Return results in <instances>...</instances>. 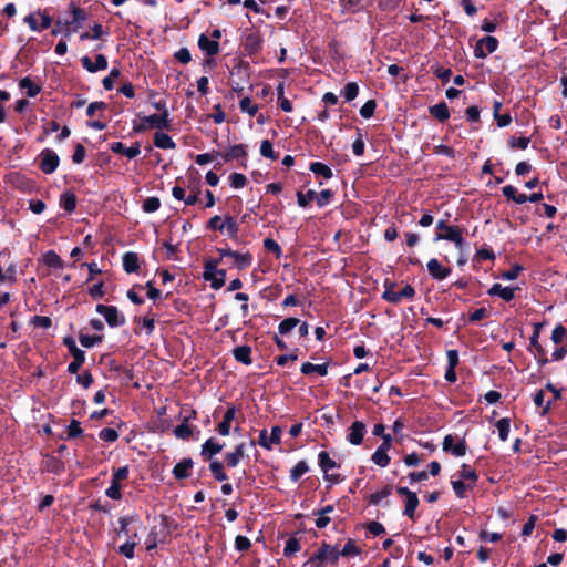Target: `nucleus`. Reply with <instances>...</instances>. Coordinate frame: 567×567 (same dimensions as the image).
I'll list each match as a JSON object with an SVG mask.
<instances>
[{
  "label": "nucleus",
  "instance_id": "obj_62",
  "mask_svg": "<svg viewBox=\"0 0 567 567\" xmlns=\"http://www.w3.org/2000/svg\"><path fill=\"white\" fill-rule=\"evenodd\" d=\"M566 334V329L563 326H556L551 331V340L554 343H560Z\"/></svg>",
  "mask_w": 567,
  "mask_h": 567
},
{
  "label": "nucleus",
  "instance_id": "obj_23",
  "mask_svg": "<svg viewBox=\"0 0 567 567\" xmlns=\"http://www.w3.org/2000/svg\"><path fill=\"white\" fill-rule=\"evenodd\" d=\"M223 449V445H220L218 442H216L214 439L207 440L203 446H202V454L205 457L210 458L213 455L219 453Z\"/></svg>",
  "mask_w": 567,
  "mask_h": 567
},
{
  "label": "nucleus",
  "instance_id": "obj_36",
  "mask_svg": "<svg viewBox=\"0 0 567 567\" xmlns=\"http://www.w3.org/2000/svg\"><path fill=\"white\" fill-rule=\"evenodd\" d=\"M496 427H497V431H498V436L499 439L505 442L507 441L508 439V434H509V429H511V425H509V420L504 417V419H501L497 423H496Z\"/></svg>",
  "mask_w": 567,
  "mask_h": 567
},
{
  "label": "nucleus",
  "instance_id": "obj_30",
  "mask_svg": "<svg viewBox=\"0 0 567 567\" xmlns=\"http://www.w3.org/2000/svg\"><path fill=\"white\" fill-rule=\"evenodd\" d=\"M239 107L241 112L247 113L250 116H254L258 112V105L248 96L240 100Z\"/></svg>",
  "mask_w": 567,
  "mask_h": 567
},
{
  "label": "nucleus",
  "instance_id": "obj_34",
  "mask_svg": "<svg viewBox=\"0 0 567 567\" xmlns=\"http://www.w3.org/2000/svg\"><path fill=\"white\" fill-rule=\"evenodd\" d=\"M318 457H319V465L324 473H327L329 470H332L337 466L336 462L329 456V454L327 452H320Z\"/></svg>",
  "mask_w": 567,
  "mask_h": 567
},
{
  "label": "nucleus",
  "instance_id": "obj_15",
  "mask_svg": "<svg viewBox=\"0 0 567 567\" xmlns=\"http://www.w3.org/2000/svg\"><path fill=\"white\" fill-rule=\"evenodd\" d=\"M489 296H497L505 301H511L515 296V289L511 287H503L499 284H494L487 291Z\"/></svg>",
  "mask_w": 567,
  "mask_h": 567
},
{
  "label": "nucleus",
  "instance_id": "obj_26",
  "mask_svg": "<svg viewBox=\"0 0 567 567\" xmlns=\"http://www.w3.org/2000/svg\"><path fill=\"white\" fill-rule=\"evenodd\" d=\"M300 371L303 374H310V373L317 372L318 374L323 377L328 373V365L327 364H312L310 362H306L301 365Z\"/></svg>",
  "mask_w": 567,
  "mask_h": 567
},
{
  "label": "nucleus",
  "instance_id": "obj_49",
  "mask_svg": "<svg viewBox=\"0 0 567 567\" xmlns=\"http://www.w3.org/2000/svg\"><path fill=\"white\" fill-rule=\"evenodd\" d=\"M161 206V202L157 197H147L143 203V209L146 213H154Z\"/></svg>",
  "mask_w": 567,
  "mask_h": 567
},
{
  "label": "nucleus",
  "instance_id": "obj_14",
  "mask_svg": "<svg viewBox=\"0 0 567 567\" xmlns=\"http://www.w3.org/2000/svg\"><path fill=\"white\" fill-rule=\"evenodd\" d=\"M81 62L83 68L89 72H96L100 70H105L107 68V60L103 54L96 55L95 62H92V60L89 56H83L81 59Z\"/></svg>",
  "mask_w": 567,
  "mask_h": 567
},
{
  "label": "nucleus",
  "instance_id": "obj_40",
  "mask_svg": "<svg viewBox=\"0 0 567 567\" xmlns=\"http://www.w3.org/2000/svg\"><path fill=\"white\" fill-rule=\"evenodd\" d=\"M209 468H210V472L213 473L214 477L217 480V481H226L227 480V475L225 474L224 472V467H223V464L215 461V462H212L210 465H209Z\"/></svg>",
  "mask_w": 567,
  "mask_h": 567
},
{
  "label": "nucleus",
  "instance_id": "obj_8",
  "mask_svg": "<svg viewBox=\"0 0 567 567\" xmlns=\"http://www.w3.org/2000/svg\"><path fill=\"white\" fill-rule=\"evenodd\" d=\"M220 257H229L233 259V265L238 269H245L250 266L252 257L250 254H239L231 249H219Z\"/></svg>",
  "mask_w": 567,
  "mask_h": 567
},
{
  "label": "nucleus",
  "instance_id": "obj_39",
  "mask_svg": "<svg viewBox=\"0 0 567 567\" xmlns=\"http://www.w3.org/2000/svg\"><path fill=\"white\" fill-rule=\"evenodd\" d=\"M391 495V487L385 486L382 489L371 494L369 496V502L373 505L379 504L382 499L386 498Z\"/></svg>",
  "mask_w": 567,
  "mask_h": 567
},
{
  "label": "nucleus",
  "instance_id": "obj_64",
  "mask_svg": "<svg viewBox=\"0 0 567 567\" xmlns=\"http://www.w3.org/2000/svg\"><path fill=\"white\" fill-rule=\"evenodd\" d=\"M300 550V544L296 538H290L287 540L285 546V554L286 555H292Z\"/></svg>",
  "mask_w": 567,
  "mask_h": 567
},
{
  "label": "nucleus",
  "instance_id": "obj_32",
  "mask_svg": "<svg viewBox=\"0 0 567 567\" xmlns=\"http://www.w3.org/2000/svg\"><path fill=\"white\" fill-rule=\"evenodd\" d=\"M309 467L305 461H299L290 471V478L297 482L303 474L308 472Z\"/></svg>",
  "mask_w": 567,
  "mask_h": 567
},
{
  "label": "nucleus",
  "instance_id": "obj_54",
  "mask_svg": "<svg viewBox=\"0 0 567 567\" xmlns=\"http://www.w3.org/2000/svg\"><path fill=\"white\" fill-rule=\"evenodd\" d=\"M121 487H122L121 483L112 480L110 487L105 492L106 496L112 499H120L121 498Z\"/></svg>",
  "mask_w": 567,
  "mask_h": 567
},
{
  "label": "nucleus",
  "instance_id": "obj_3",
  "mask_svg": "<svg viewBox=\"0 0 567 567\" xmlns=\"http://www.w3.org/2000/svg\"><path fill=\"white\" fill-rule=\"evenodd\" d=\"M219 260H208L205 264L204 278L210 281L214 289H219L224 286L226 279L225 270L218 269Z\"/></svg>",
  "mask_w": 567,
  "mask_h": 567
},
{
  "label": "nucleus",
  "instance_id": "obj_51",
  "mask_svg": "<svg viewBox=\"0 0 567 567\" xmlns=\"http://www.w3.org/2000/svg\"><path fill=\"white\" fill-rule=\"evenodd\" d=\"M229 181H230V186L236 189L243 188L247 183L246 176L240 173L231 174L229 177Z\"/></svg>",
  "mask_w": 567,
  "mask_h": 567
},
{
  "label": "nucleus",
  "instance_id": "obj_58",
  "mask_svg": "<svg viewBox=\"0 0 567 567\" xmlns=\"http://www.w3.org/2000/svg\"><path fill=\"white\" fill-rule=\"evenodd\" d=\"M332 197V192L330 189H323L316 196V200L318 206L323 207L329 204Z\"/></svg>",
  "mask_w": 567,
  "mask_h": 567
},
{
  "label": "nucleus",
  "instance_id": "obj_43",
  "mask_svg": "<svg viewBox=\"0 0 567 567\" xmlns=\"http://www.w3.org/2000/svg\"><path fill=\"white\" fill-rule=\"evenodd\" d=\"M61 205L66 212H73L76 206L75 196L71 193H66L61 198Z\"/></svg>",
  "mask_w": 567,
  "mask_h": 567
},
{
  "label": "nucleus",
  "instance_id": "obj_19",
  "mask_svg": "<svg viewBox=\"0 0 567 567\" xmlns=\"http://www.w3.org/2000/svg\"><path fill=\"white\" fill-rule=\"evenodd\" d=\"M199 48L206 52L208 55H215L219 51V44L217 41H213L208 39L206 35L202 34L198 40Z\"/></svg>",
  "mask_w": 567,
  "mask_h": 567
},
{
  "label": "nucleus",
  "instance_id": "obj_46",
  "mask_svg": "<svg viewBox=\"0 0 567 567\" xmlns=\"http://www.w3.org/2000/svg\"><path fill=\"white\" fill-rule=\"evenodd\" d=\"M377 107V103L374 100L367 101L360 109V115L364 118H370Z\"/></svg>",
  "mask_w": 567,
  "mask_h": 567
},
{
  "label": "nucleus",
  "instance_id": "obj_24",
  "mask_svg": "<svg viewBox=\"0 0 567 567\" xmlns=\"http://www.w3.org/2000/svg\"><path fill=\"white\" fill-rule=\"evenodd\" d=\"M123 267L126 272H135L138 269V257L135 252H126L123 256Z\"/></svg>",
  "mask_w": 567,
  "mask_h": 567
},
{
  "label": "nucleus",
  "instance_id": "obj_38",
  "mask_svg": "<svg viewBox=\"0 0 567 567\" xmlns=\"http://www.w3.org/2000/svg\"><path fill=\"white\" fill-rule=\"evenodd\" d=\"M342 7L348 11H357L365 7L370 0H340Z\"/></svg>",
  "mask_w": 567,
  "mask_h": 567
},
{
  "label": "nucleus",
  "instance_id": "obj_16",
  "mask_svg": "<svg viewBox=\"0 0 567 567\" xmlns=\"http://www.w3.org/2000/svg\"><path fill=\"white\" fill-rule=\"evenodd\" d=\"M365 426L362 422L355 421L351 427L350 432L348 434V441L353 445L361 444L364 435Z\"/></svg>",
  "mask_w": 567,
  "mask_h": 567
},
{
  "label": "nucleus",
  "instance_id": "obj_12",
  "mask_svg": "<svg viewBox=\"0 0 567 567\" xmlns=\"http://www.w3.org/2000/svg\"><path fill=\"white\" fill-rule=\"evenodd\" d=\"M427 271L429 274L436 280L445 279L451 270L450 268L444 267L437 259L432 258L427 261Z\"/></svg>",
  "mask_w": 567,
  "mask_h": 567
},
{
  "label": "nucleus",
  "instance_id": "obj_5",
  "mask_svg": "<svg viewBox=\"0 0 567 567\" xmlns=\"http://www.w3.org/2000/svg\"><path fill=\"white\" fill-rule=\"evenodd\" d=\"M86 19V13L83 9L76 8L74 6L71 7V20H66L65 25V33L66 35L76 32L83 24V22Z\"/></svg>",
  "mask_w": 567,
  "mask_h": 567
},
{
  "label": "nucleus",
  "instance_id": "obj_28",
  "mask_svg": "<svg viewBox=\"0 0 567 567\" xmlns=\"http://www.w3.org/2000/svg\"><path fill=\"white\" fill-rule=\"evenodd\" d=\"M430 113L440 121H445L450 116L447 105L445 103H439L430 107Z\"/></svg>",
  "mask_w": 567,
  "mask_h": 567
},
{
  "label": "nucleus",
  "instance_id": "obj_21",
  "mask_svg": "<svg viewBox=\"0 0 567 567\" xmlns=\"http://www.w3.org/2000/svg\"><path fill=\"white\" fill-rule=\"evenodd\" d=\"M154 145L158 148L163 150H172L175 148V143L171 138V136L163 132H156L154 135Z\"/></svg>",
  "mask_w": 567,
  "mask_h": 567
},
{
  "label": "nucleus",
  "instance_id": "obj_57",
  "mask_svg": "<svg viewBox=\"0 0 567 567\" xmlns=\"http://www.w3.org/2000/svg\"><path fill=\"white\" fill-rule=\"evenodd\" d=\"M99 435H100V439L105 442H114L118 437L117 432L111 427L103 429Z\"/></svg>",
  "mask_w": 567,
  "mask_h": 567
},
{
  "label": "nucleus",
  "instance_id": "obj_45",
  "mask_svg": "<svg viewBox=\"0 0 567 567\" xmlns=\"http://www.w3.org/2000/svg\"><path fill=\"white\" fill-rule=\"evenodd\" d=\"M260 154L270 159H277V154L274 152L272 144L268 140H264L260 145Z\"/></svg>",
  "mask_w": 567,
  "mask_h": 567
},
{
  "label": "nucleus",
  "instance_id": "obj_42",
  "mask_svg": "<svg viewBox=\"0 0 567 567\" xmlns=\"http://www.w3.org/2000/svg\"><path fill=\"white\" fill-rule=\"evenodd\" d=\"M317 193L312 189L308 190L306 194L298 192L297 193V199L298 205L300 207H307L310 200L316 199Z\"/></svg>",
  "mask_w": 567,
  "mask_h": 567
},
{
  "label": "nucleus",
  "instance_id": "obj_18",
  "mask_svg": "<svg viewBox=\"0 0 567 567\" xmlns=\"http://www.w3.org/2000/svg\"><path fill=\"white\" fill-rule=\"evenodd\" d=\"M42 262L45 266L54 269H62L64 267V261L53 250H49L42 256Z\"/></svg>",
  "mask_w": 567,
  "mask_h": 567
},
{
  "label": "nucleus",
  "instance_id": "obj_56",
  "mask_svg": "<svg viewBox=\"0 0 567 567\" xmlns=\"http://www.w3.org/2000/svg\"><path fill=\"white\" fill-rule=\"evenodd\" d=\"M131 523H132L131 517H121L118 519V524H120V530L117 532L118 537H121V536L130 537L128 526Z\"/></svg>",
  "mask_w": 567,
  "mask_h": 567
},
{
  "label": "nucleus",
  "instance_id": "obj_11",
  "mask_svg": "<svg viewBox=\"0 0 567 567\" xmlns=\"http://www.w3.org/2000/svg\"><path fill=\"white\" fill-rule=\"evenodd\" d=\"M41 156H42L41 169L45 174L53 173L59 165V156L50 150L43 151Z\"/></svg>",
  "mask_w": 567,
  "mask_h": 567
},
{
  "label": "nucleus",
  "instance_id": "obj_13",
  "mask_svg": "<svg viewBox=\"0 0 567 567\" xmlns=\"http://www.w3.org/2000/svg\"><path fill=\"white\" fill-rule=\"evenodd\" d=\"M443 450L445 452H451L455 456H463L466 453V446L464 441H457L454 443V437L452 435H446L443 441Z\"/></svg>",
  "mask_w": 567,
  "mask_h": 567
},
{
  "label": "nucleus",
  "instance_id": "obj_37",
  "mask_svg": "<svg viewBox=\"0 0 567 567\" xmlns=\"http://www.w3.org/2000/svg\"><path fill=\"white\" fill-rule=\"evenodd\" d=\"M340 556L343 557H354L360 554V549L355 546L354 542L352 539H349L343 548L339 550Z\"/></svg>",
  "mask_w": 567,
  "mask_h": 567
},
{
  "label": "nucleus",
  "instance_id": "obj_41",
  "mask_svg": "<svg viewBox=\"0 0 567 567\" xmlns=\"http://www.w3.org/2000/svg\"><path fill=\"white\" fill-rule=\"evenodd\" d=\"M460 477L462 481H468L471 483H475L477 481V475L475 471L466 464L462 465V468L460 471Z\"/></svg>",
  "mask_w": 567,
  "mask_h": 567
},
{
  "label": "nucleus",
  "instance_id": "obj_33",
  "mask_svg": "<svg viewBox=\"0 0 567 567\" xmlns=\"http://www.w3.org/2000/svg\"><path fill=\"white\" fill-rule=\"evenodd\" d=\"M246 156V150H245V146L239 144V145H234L231 146L227 153L225 154V159L226 161H229V159H238V158H241V157H245Z\"/></svg>",
  "mask_w": 567,
  "mask_h": 567
},
{
  "label": "nucleus",
  "instance_id": "obj_9",
  "mask_svg": "<svg viewBox=\"0 0 567 567\" xmlns=\"http://www.w3.org/2000/svg\"><path fill=\"white\" fill-rule=\"evenodd\" d=\"M415 290L412 286L406 285L400 291H394L392 288H386L383 292V298L392 303H399L402 299H411L413 298Z\"/></svg>",
  "mask_w": 567,
  "mask_h": 567
},
{
  "label": "nucleus",
  "instance_id": "obj_47",
  "mask_svg": "<svg viewBox=\"0 0 567 567\" xmlns=\"http://www.w3.org/2000/svg\"><path fill=\"white\" fill-rule=\"evenodd\" d=\"M372 461H373L374 464H377V465H379L381 467H385L390 463V457L383 451H375L373 453V455H372Z\"/></svg>",
  "mask_w": 567,
  "mask_h": 567
},
{
  "label": "nucleus",
  "instance_id": "obj_53",
  "mask_svg": "<svg viewBox=\"0 0 567 567\" xmlns=\"http://www.w3.org/2000/svg\"><path fill=\"white\" fill-rule=\"evenodd\" d=\"M85 360L84 352H76V358L69 364L68 370L70 373H76Z\"/></svg>",
  "mask_w": 567,
  "mask_h": 567
},
{
  "label": "nucleus",
  "instance_id": "obj_2",
  "mask_svg": "<svg viewBox=\"0 0 567 567\" xmlns=\"http://www.w3.org/2000/svg\"><path fill=\"white\" fill-rule=\"evenodd\" d=\"M437 229L442 230L439 233L434 240H450L454 243L455 247L463 251L466 247V243L462 235V229L453 226H449L445 220H439L436 224Z\"/></svg>",
  "mask_w": 567,
  "mask_h": 567
},
{
  "label": "nucleus",
  "instance_id": "obj_7",
  "mask_svg": "<svg viewBox=\"0 0 567 567\" xmlns=\"http://www.w3.org/2000/svg\"><path fill=\"white\" fill-rule=\"evenodd\" d=\"M497 45H498V41L496 38H494L492 35L485 37V38L481 39L480 41H477L475 49H474V54L476 58L483 59L487 54L496 51Z\"/></svg>",
  "mask_w": 567,
  "mask_h": 567
},
{
  "label": "nucleus",
  "instance_id": "obj_63",
  "mask_svg": "<svg viewBox=\"0 0 567 567\" xmlns=\"http://www.w3.org/2000/svg\"><path fill=\"white\" fill-rule=\"evenodd\" d=\"M264 247L268 250V251H271L274 254H276L277 257H279L281 255V248L279 247V245L271 238H266L264 240Z\"/></svg>",
  "mask_w": 567,
  "mask_h": 567
},
{
  "label": "nucleus",
  "instance_id": "obj_25",
  "mask_svg": "<svg viewBox=\"0 0 567 567\" xmlns=\"http://www.w3.org/2000/svg\"><path fill=\"white\" fill-rule=\"evenodd\" d=\"M192 460H183L175 465L173 473L177 478H185L189 475V470L192 468Z\"/></svg>",
  "mask_w": 567,
  "mask_h": 567
},
{
  "label": "nucleus",
  "instance_id": "obj_59",
  "mask_svg": "<svg viewBox=\"0 0 567 567\" xmlns=\"http://www.w3.org/2000/svg\"><path fill=\"white\" fill-rule=\"evenodd\" d=\"M120 76V71L117 69H113L109 76L103 79V86L105 90H112L115 80Z\"/></svg>",
  "mask_w": 567,
  "mask_h": 567
},
{
  "label": "nucleus",
  "instance_id": "obj_61",
  "mask_svg": "<svg viewBox=\"0 0 567 567\" xmlns=\"http://www.w3.org/2000/svg\"><path fill=\"white\" fill-rule=\"evenodd\" d=\"M237 224L235 223L234 218L227 216L224 220V231L230 236H234L237 233Z\"/></svg>",
  "mask_w": 567,
  "mask_h": 567
},
{
  "label": "nucleus",
  "instance_id": "obj_20",
  "mask_svg": "<svg viewBox=\"0 0 567 567\" xmlns=\"http://www.w3.org/2000/svg\"><path fill=\"white\" fill-rule=\"evenodd\" d=\"M236 411L234 408L227 409V411L224 414L223 421L218 425V432L219 434L226 436L230 432V424L233 420L235 419Z\"/></svg>",
  "mask_w": 567,
  "mask_h": 567
},
{
  "label": "nucleus",
  "instance_id": "obj_4",
  "mask_svg": "<svg viewBox=\"0 0 567 567\" xmlns=\"http://www.w3.org/2000/svg\"><path fill=\"white\" fill-rule=\"evenodd\" d=\"M96 311L104 316L106 322L111 327H118L124 324L125 318L123 315L120 313L117 308L113 306H104V305H97Z\"/></svg>",
  "mask_w": 567,
  "mask_h": 567
},
{
  "label": "nucleus",
  "instance_id": "obj_50",
  "mask_svg": "<svg viewBox=\"0 0 567 567\" xmlns=\"http://www.w3.org/2000/svg\"><path fill=\"white\" fill-rule=\"evenodd\" d=\"M359 93V86L354 82H350L344 86L343 95L347 101H352Z\"/></svg>",
  "mask_w": 567,
  "mask_h": 567
},
{
  "label": "nucleus",
  "instance_id": "obj_17",
  "mask_svg": "<svg viewBox=\"0 0 567 567\" xmlns=\"http://www.w3.org/2000/svg\"><path fill=\"white\" fill-rule=\"evenodd\" d=\"M111 150L114 153H123L128 158H134L141 153L138 144H135L131 147H125L121 142L113 143L111 145Z\"/></svg>",
  "mask_w": 567,
  "mask_h": 567
},
{
  "label": "nucleus",
  "instance_id": "obj_44",
  "mask_svg": "<svg viewBox=\"0 0 567 567\" xmlns=\"http://www.w3.org/2000/svg\"><path fill=\"white\" fill-rule=\"evenodd\" d=\"M299 323V320L296 319V318H287L285 320H282L279 324V332L281 334H286L288 332H290L295 327H297Z\"/></svg>",
  "mask_w": 567,
  "mask_h": 567
},
{
  "label": "nucleus",
  "instance_id": "obj_60",
  "mask_svg": "<svg viewBox=\"0 0 567 567\" xmlns=\"http://www.w3.org/2000/svg\"><path fill=\"white\" fill-rule=\"evenodd\" d=\"M174 433L178 439L186 440L192 435V430L187 424H181L175 427Z\"/></svg>",
  "mask_w": 567,
  "mask_h": 567
},
{
  "label": "nucleus",
  "instance_id": "obj_22",
  "mask_svg": "<svg viewBox=\"0 0 567 567\" xmlns=\"http://www.w3.org/2000/svg\"><path fill=\"white\" fill-rule=\"evenodd\" d=\"M245 455V444H238L234 452L227 453L225 458L228 466L235 467Z\"/></svg>",
  "mask_w": 567,
  "mask_h": 567
},
{
  "label": "nucleus",
  "instance_id": "obj_48",
  "mask_svg": "<svg viewBox=\"0 0 567 567\" xmlns=\"http://www.w3.org/2000/svg\"><path fill=\"white\" fill-rule=\"evenodd\" d=\"M135 546H136V542L135 540H127L122 546H120L118 551H120V554H122L126 558L131 559V558L134 557Z\"/></svg>",
  "mask_w": 567,
  "mask_h": 567
},
{
  "label": "nucleus",
  "instance_id": "obj_1",
  "mask_svg": "<svg viewBox=\"0 0 567 567\" xmlns=\"http://www.w3.org/2000/svg\"><path fill=\"white\" fill-rule=\"evenodd\" d=\"M340 557L339 549L334 546L322 544L318 551L307 561L312 567H324L328 564H336Z\"/></svg>",
  "mask_w": 567,
  "mask_h": 567
},
{
  "label": "nucleus",
  "instance_id": "obj_52",
  "mask_svg": "<svg viewBox=\"0 0 567 567\" xmlns=\"http://www.w3.org/2000/svg\"><path fill=\"white\" fill-rule=\"evenodd\" d=\"M102 341L101 336H87V334H81L80 336V342L85 348H91Z\"/></svg>",
  "mask_w": 567,
  "mask_h": 567
},
{
  "label": "nucleus",
  "instance_id": "obj_31",
  "mask_svg": "<svg viewBox=\"0 0 567 567\" xmlns=\"http://www.w3.org/2000/svg\"><path fill=\"white\" fill-rule=\"evenodd\" d=\"M19 85L21 89L27 90V94L30 97L35 96L41 90L40 86L34 84L29 78L21 79Z\"/></svg>",
  "mask_w": 567,
  "mask_h": 567
},
{
  "label": "nucleus",
  "instance_id": "obj_6",
  "mask_svg": "<svg viewBox=\"0 0 567 567\" xmlns=\"http://www.w3.org/2000/svg\"><path fill=\"white\" fill-rule=\"evenodd\" d=\"M282 429L280 426H272L270 435L266 430L260 431L258 444L266 450H271L272 445L280 443Z\"/></svg>",
  "mask_w": 567,
  "mask_h": 567
},
{
  "label": "nucleus",
  "instance_id": "obj_35",
  "mask_svg": "<svg viewBox=\"0 0 567 567\" xmlns=\"http://www.w3.org/2000/svg\"><path fill=\"white\" fill-rule=\"evenodd\" d=\"M310 171L313 172L315 174L323 176L327 179L332 177L331 168L319 162L312 163L310 165Z\"/></svg>",
  "mask_w": 567,
  "mask_h": 567
},
{
  "label": "nucleus",
  "instance_id": "obj_55",
  "mask_svg": "<svg viewBox=\"0 0 567 567\" xmlns=\"http://www.w3.org/2000/svg\"><path fill=\"white\" fill-rule=\"evenodd\" d=\"M544 398H545V393H544V391H542V390H540V391H538V392L534 395V403H535V405H536V406H538V408H542V409H543V411H542V413H543V414L547 413V412H548V410H549V406H550V402H547V403L545 404V400H544Z\"/></svg>",
  "mask_w": 567,
  "mask_h": 567
},
{
  "label": "nucleus",
  "instance_id": "obj_10",
  "mask_svg": "<svg viewBox=\"0 0 567 567\" xmlns=\"http://www.w3.org/2000/svg\"><path fill=\"white\" fill-rule=\"evenodd\" d=\"M168 114L166 111L163 114H152L144 116L141 120V128H165L168 126Z\"/></svg>",
  "mask_w": 567,
  "mask_h": 567
},
{
  "label": "nucleus",
  "instance_id": "obj_29",
  "mask_svg": "<svg viewBox=\"0 0 567 567\" xmlns=\"http://www.w3.org/2000/svg\"><path fill=\"white\" fill-rule=\"evenodd\" d=\"M419 505V498L415 493L409 494L408 497H405V506H404V515L409 516L410 518L414 517V512Z\"/></svg>",
  "mask_w": 567,
  "mask_h": 567
},
{
  "label": "nucleus",
  "instance_id": "obj_27",
  "mask_svg": "<svg viewBox=\"0 0 567 567\" xmlns=\"http://www.w3.org/2000/svg\"><path fill=\"white\" fill-rule=\"evenodd\" d=\"M234 357L238 362H241L246 365L251 363L250 359V348L246 346L237 347L234 349Z\"/></svg>",
  "mask_w": 567,
  "mask_h": 567
}]
</instances>
